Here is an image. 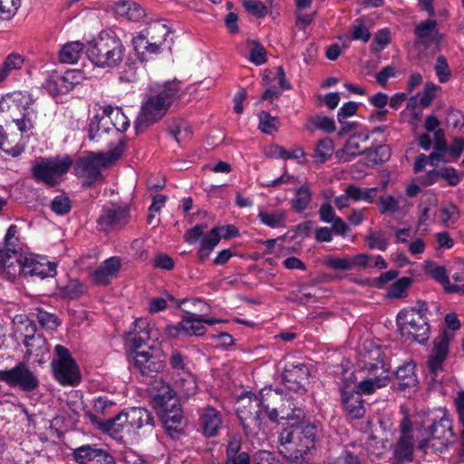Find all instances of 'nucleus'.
<instances>
[{
  "label": "nucleus",
  "mask_w": 464,
  "mask_h": 464,
  "mask_svg": "<svg viewBox=\"0 0 464 464\" xmlns=\"http://www.w3.org/2000/svg\"><path fill=\"white\" fill-rule=\"evenodd\" d=\"M200 424L205 436H216L222 426L221 413L213 407L204 408L200 412Z\"/></svg>",
  "instance_id": "nucleus-28"
},
{
  "label": "nucleus",
  "mask_w": 464,
  "mask_h": 464,
  "mask_svg": "<svg viewBox=\"0 0 464 464\" xmlns=\"http://www.w3.org/2000/svg\"><path fill=\"white\" fill-rule=\"evenodd\" d=\"M366 373L367 377L356 386L360 393L370 395L389 384L390 375L382 367L377 368L374 372H366Z\"/></svg>",
  "instance_id": "nucleus-25"
},
{
  "label": "nucleus",
  "mask_w": 464,
  "mask_h": 464,
  "mask_svg": "<svg viewBox=\"0 0 464 464\" xmlns=\"http://www.w3.org/2000/svg\"><path fill=\"white\" fill-rule=\"evenodd\" d=\"M151 338H156L153 335L152 329L150 328L146 319L140 318L133 323L132 331L128 335V342L137 350Z\"/></svg>",
  "instance_id": "nucleus-30"
},
{
  "label": "nucleus",
  "mask_w": 464,
  "mask_h": 464,
  "mask_svg": "<svg viewBox=\"0 0 464 464\" xmlns=\"http://www.w3.org/2000/svg\"><path fill=\"white\" fill-rule=\"evenodd\" d=\"M169 363L171 369L179 375L189 372L188 358L178 350L172 351Z\"/></svg>",
  "instance_id": "nucleus-52"
},
{
  "label": "nucleus",
  "mask_w": 464,
  "mask_h": 464,
  "mask_svg": "<svg viewBox=\"0 0 464 464\" xmlns=\"http://www.w3.org/2000/svg\"><path fill=\"white\" fill-rule=\"evenodd\" d=\"M169 132L177 142H181L189 137L191 129L188 122L180 121L170 127Z\"/></svg>",
  "instance_id": "nucleus-58"
},
{
  "label": "nucleus",
  "mask_w": 464,
  "mask_h": 464,
  "mask_svg": "<svg viewBox=\"0 0 464 464\" xmlns=\"http://www.w3.org/2000/svg\"><path fill=\"white\" fill-rule=\"evenodd\" d=\"M35 317L39 324L44 328L53 330L58 326L57 318L50 313L40 310L35 314Z\"/></svg>",
  "instance_id": "nucleus-63"
},
{
  "label": "nucleus",
  "mask_w": 464,
  "mask_h": 464,
  "mask_svg": "<svg viewBox=\"0 0 464 464\" xmlns=\"http://www.w3.org/2000/svg\"><path fill=\"white\" fill-rule=\"evenodd\" d=\"M21 0H0V19L9 20L17 12Z\"/></svg>",
  "instance_id": "nucleus-56"
},
{
  "label": "nucleus",
  "mask_w": 464,
  "mask_h": 464,
  "mask_svg": "<svg viewBox=\"0 0 464 464\" xmlns=\"http://www.w3.org/2000/svg\"><path fill=\"white\" fill-rule=\"evenodd\" d=\"M318 422L299 423L282 430L278 436V450L286 459L302 462L307 452L314 449L321 437Z\"/></svg>",
  "instance_id": "nucleus-4"
},
{
  "label": "nucleus",
  "mask_w": 464,
  "mask_h": 464,
  "mask_svg": "<svg viewBox=\"0 0 464 464\" xmlns=\"http://www.w3.org/2000/svg\"><path fill=\"white\" fill-rule=\"evenodd\" d=\"M85 293L84 285L77 279L69 280L59 287V295L66 299H77Z\"/></svg>",
  "instance_id": "nucleus-46"
},
{
  "label": "nucleus",
  "mask_w": 464,
  "mask_h": 464,
  "mask_svg": "<svg viewBox=\"0 0 464 464\" xmlns=\"http://www.w3.org/2000/svg\"><path fill=\"white\" fill-rule=\"evenodd\" d=\"M176 384L180 392L186 397L193 395L197 392V382L190 372L183 373L182 377L176 382Z\"/></svg>",
  "instance_id": "nucleus-51"
},
{
  "label": "nucleus",
  "mask_w": 464,
  "mask_h": 464,
  "mask_svg": "<svg viewBox=\"0 0 464 464\" xmlns=\"http://www.w3.org/2000/svg\"><path fill=\"white\" fill-rule=\"evenodd\" d=\"M401 436L393 446V464H403L413 460L414 441L417 440V429L407 418L400 425Z\"/></svg>",
  "instance_id": "nucleus-13"
},
{
  "label": "nucleus",
  "mask_w": 464,
  "mask_h": 464,
  "mask_svg": "<svg viewBox=\"0 0 464 464\" xmlns=\"http://www.w3.org/2000/svg\"><path fill=\"white\" fill-rule=\"evenodd\" d=\"M51 208L58 215H64L72 208L71 200L65 195H58L53 199Z\"/></svg>",
  "instance_id": "nucleus-61"
},
{
  "label": "nucleus",
  "mask_w": 464,
  "mask_h": 464,
  "mask_svg": "<svg viewBox=\"0 0 464 464\" xmlns=\"http://www.w3.org/2000/svg\"><path fill=\"white\" fill-rule=\"evenodd\" d=\"M412 284V279L411 277H401L395 281L392 286L390 287L387 296L391 299H397L405 297L407 295V290Z\"/></svg>",
  "instance_id": "nucleus-50"
},
{
  "label": "nucleus",
  "mask_w": 464,
  "mask_h": 464,
  "mask_svg": "<svg viewBox=\"0 0 464 464\" xmlns=\"http://www.w3.org/2000/svg\"><path fill=\"white\" fill-rule=\"evenodd\" d=\"M414 369L415 365L411 362L398 367L395 374L401 387L408 388L417 385V377Z\"/></svg>",
  "instance_id": "nucleus-42"
},
{
  "label": "nucleus",
  "mask_w": 464,
  "mask_h": 464,
  "mask_svg": "<svg viewBox=\"0 0 464 464\" xmlns=\"http://www.w3.org/2000/svg\"><path fill=\"white\" fill-rule=\"evenodd\" d=\"M106 166L102 154H95L90 157L80 159L74 166V170L84 182L91 185L101 176V167Z\"/></svg>",
  "instance_id": "nucleus-20"
},
{
  "label": "nucleus",
  "mask_w": 464,
  "mask_h": 464,
  "mask_svg": "<svg viewBox=\"0 0 464 464\" xmlns=\"http://www.w3.org/2000/svg\"><path fill=\"white\" fill-rule=\"evenodd\" d=\"M34 100L27 92H14L0 101V121L5 124L14 122L22 133L32 131L38 119V111L34 107ZM0 150L8 155L17 157L21 155L24 148L20 145H12L0 125Z\"/></svg>",
  "instance_id": "nucleus-1"
},
{
  "label": "nucleus",
  "mask_w": 464,
  "mask_h": 464,
  "mask_svg": "<svg viewBox=\"0 0 464 464\" xmlns=\"http://www.w3.org/2000/svg\"><path fill=\"white\" fill-rule=\"evenodd\" d=\"M24 63V58L16 53H10L0 65V84L11 74L19 71Z\"/></svg>",
  "instance_id": "nucleus-39"
},
{
  "label": "nucleus",
  "mask_w": 464,
  "mask_h": 464,
  "mask_svg": "<svg viewBox=\"0 0 464 464\" xmlns=\"http://www.w3.org/2000/svg\"><path fill=\"white\" fill-rule=\"evenodd\" d=\"M304 128L311 132L314 130H320L326 133H333L336 129L334 121L330 117L323 115L311 117Z\"/></svg>",
  "instance_id": "nucleus-43"
},
{
  "label": "nucleus",
  "mask_w": 464,
  "mask_h": 464,
  "mask_svg": "<svg viewBox=\"0 0 464 464\" xmlns=\"http://www.w3.org/2000/svg\"><path fill=\"white\" fill-rule=\"evenodd\" d=\"M83 51V44L75 41L64 44L60 53L59 60L63 63H75L78 62Z\"/></svg>",
  "instance_id": "nucleus-41"
},
{
  "label": "nucleus",
  "mask_w": 464,
  "mask_h": 464,
  "mask_svg": "<svg viewBox=\"0 0 464 464\" xmlns=\"http://www.w3.org/2000/svg\"><path fill=\"white\" fill-rule=\"evenodd\" d=\"M114 12L119 16L133 22L140 21L145 16V10L131 1H118L114 5Z\"/></svg>",
  "instance_id": "nucleus-35"
},
{
  "label": "nucleus",
  "mask_w": 464,
  "mask_h": 464,
  "mask_svg": "<svg viewBox=\"0 0 464 464\" xmlns=\"http://www.w3.org/2000/svg\"><path fill=\"white\" fill-rule=\"evenodd\" d=\"M440 217L445 226L454 225L459 218V208L453 204L446 205L440 209Z\"/></svg>",
  "instance_id": "nucleus-55"
},
{
  "label": "nucleus",
  "mask_w": 464,
  "mask_h": 464,
  "mask_svg": "<svg viewBox=\"0 0 464 464\" xmlns=\"http://www.w3.org/2000/svg\"><path fill=\"white\" fill-rule=\"evenodd\" d=\"M258 129L266 134H274L278 130L279 119L271 116L268 112L262 111L258 114Z\"/></svg>",
  "instance_id": "nucleus-48"
},
{
  "label": "nucleus",
  "mask_w": 464,
  "mask_h": 464,
  "mask_svg": "<svg viewBox=\"0 0 464 464\" xmlns=\"http://www.w3.org/2000/svg\"><path fill=\"white\" fill-rule=\"evenodd\" d=\"M243 5L249 14L258 18L265 17L268 13L266 5L260 1L244 0Z\"/></svg>",
  "instance_id": "nucleus-59"
},
{
  "label": "nucleus",
  "mask_w": 464,
  "mask_h": 464,
  "mask_svg": "<svg viewBox=\"0 0 464 464\" xmlns=\"http://www.w3.org/2000/svg\"><path fill=\"white\" fill-rule=\"evenodd\" d=\"M342 401L345 411L353 419L363 417L365 409L363 401L360 394L353 393L345 390L342 391Z\"/></svg>",
  "instance_id": "nucleus-33"
},
{
  "label": "nucleus",
  "mask_w": 464,
  "mask_h": 464,
  "mask_svg": "<svg viewBox=\"0 0 464 464\" xmlns=\"http://www.w3.org/2000/svg\"><path fill=\"white\" fill-rule=\"evenodd\" d=\"M334 142L329 138L320 140L314 150V157L317 163H324L334 153Z\"/></svg>",
  "instance_id": "nucleus-47"
},
{
  "label": "nucleus",
  "mask_w": 464,
  "mask_h": 464,
  "mask_svg": "<svg viewBox=\"0 0 464 464\" xmlns=\"http://www.w3.org/2000/svg\"><path fill=\"white\" fill-rule=\"evenodd\" d=\"M17 227L11 225L5 237V247L0 249V270L4 271L10 279L22 272L24 255L19 252Z\"/></svg>",
  "instance_id": "nucleus-10"
},
{
  "label": "nucleus",
  "mask_w": 464,
  "mask_h": 464,
  "mask_svg": "<svg viewBox=\"0 0 464 464\" xmlns=\"http://www.w3.org/2000/svg\"><path fill=\"white\" fill-rule=\"evenodd\" d=\"M450 338V334L444 331L434 340L433 349L428 360L429 369L433 373H437L442 369L443 362L449 353Z\"/></svg>",
  "instance_id": "nucleus-23"
},
{
  "label": "nucleus",
  "mask_w": 464,
  "mask_h": 464,
  "mask_svg": "<svg viewBox=\"0 0 464 464\" xmlns=\"http://www.w3.org/2000/svg\"><path fill=\"white\" fill-rule=\"evenodd\" d=\"M132 362L134 368L146 376H154L165 368L160 352L152 346L146 351H133Z\"/></svg>",
  "instance_id": "nucleus-15"
},
{
  "label": "nucleus",
  "mask_w": 464,
  "mask_h": 464,
  "mask_svg": "<svg viewBox=\"0 0 464 464\" xmlns=\"http://www.w3.org/2000/svg\"><path fill=\"white\" fill-rule=\"evenodd\" d=\"M277 399H280L279 392L271 388L262 389L258 395L248 392L238 399L237 414L246 437L253 442L255 440L260 441L265 439L264 416H268L271 406Z\"/></svg>",
  "instance_id": "nucleus-2"
},
{
  "label": "nucleus",
  "mask_w": 464,
  "mask_h": 464,
  "mask_svg": "<svg viewBox=\"0 0 464 464\" xmlns=\"http://www.w3.org/2000/svg\"><path fill=\"white\" fill-rule=\"evenodd\" d=\"M391 151L387 145H379L374 149H367L366 159L371 165H378L390 159Z\"/></svg>",
  "instance_id": "nucleus-49"
},
{
  "label": "nucleus",
  "mask_w": 464,
  "mask_h": 464,
  "mask_svg": "<svg viewBox=\"0 0 464 464\" xmlns=\"http://www.w3.org/2000/svg\"><path fill=\"white\" fill-rule=\"evenodd\" d=\"M154 33H160L163 38L169 34V29L165 24L160 22H156L151 24L147 31V34L150 36L151 42L149 41L145 53L156 54L160 52L163 43L161 40L157 39V37L153 34Z\"/></svg>",
  "instance_id": "nucleus-38"
},
{
  "label": "nucleus",
  "mask_w": 464,
  "mask_h": 464,
  "mask_svg": "<svg viewBox=\"0 0 464 464\" xmlns=\"http://www.w3.org/2000/svg\"><path fill=\"white\" fill-rule=\"evenodd\" d=\"M377 191V188H362L355 185H349L345 189V192L351 199L354 201H364L367 203L373 202Z\"/></svg>",
  "instance_id": "nucleus-45"
},
{
  "label": "nucleus",
  "mask_w": 464,
  "mask_h": 464,
  "mask_svg": "<svg viewBox=\"0 0 464 464\" xmlns=\"http://www.w3.org/2000/svg\"><path fill=\"white\" fill-rule=\"evenodd\" d=\"M310 375L307 364L300 362H288L285 363L283 371V382L285 387L297 393L304 392V382Z\"/></svg>",
  "instance_id": "nucleus-16"
},
{
  "label": "nucleus",
  "mask_w": 464,
  "mask_h": 464,
  "mask_svg": "<svg viewBox=\"0 0 464 464\" xmlns=\"http://www.w3.org/2000/svg\"><path fill=\"white\" fill-rule=\"evenodd\" d=\"M44 88L53 96L67 93V88L64 86L61 75H52L47 78L44 83Z\"/></svg>",
  "instance_id": "nucleus-53"
},
{
  "label": "nucleus",
  "mask_w": 464,
  "mask_h": 464,
  "mask_svg": "<svg viewBox=\"0 0 464 464\" xmlns=\"http://www.w3.org/2000/svg\"><path fill=\"white\" fill-rule=\"evenodd\" d=\"M72 166L69 156L42 159L32 167V176L37 182L49 187L59 184Z\"/></svg>",
  "instance_id": "nucleus-9"
},
{
  "label": "nucleus",
  "mask_w": 464,
  "mask_h": 464,
  "mask_svg": "<svg viewBox=\"0 0 464 464\" xmlns=\"http://www.w3.org/2000/svg\"><path fill=\"white\" fill-rule=\"evenodd\" d=\"M0 380L24 392H32L39 385L38 378L24 362L10 370L0 371Z\"/></svg>",
  "instance_id": "nucleus-14"
},
{
  "label": "nucleus",
  "mask_w": 464,
  "mask_h": 464,
  "mask_svg": "<svg viewBox=\"0 0 464 464\" xmlns=\"http://www.w3.org/2000/svg\"><path fill=\"white\" fill-rule=\"evenodd\" d=\"M279 392L280 399L275 401V404L271 406L268 411V418L276 421L278 417L285 420L300 419L303 417V410L295 401L292 396L283 395L282 392L276 389Z\"/></svg>",
  "instance_id": "nucleus-19"
},
{
  "label": "nucleus",
  "mask_w": 464,
  "mask_h": 464,
  "mask_svg": "<svg viewBox=\"0 0 464 464\" xmlns=\"http://www.w3.org/2000/svg\"><path fill=\"white\" fill-rule=\"evenodd\" d=\"M428 305L419 302L418 307L401 310L397 315V324L402 336L424 344L430 338V324L427 318Z\"/></svg>",
  "instance_id": "nucleus-8"
},
{
  "label": "nucleus",
  "mask_w": 464,
  "mask_h": 464,
  "mask_svg": "<svg viewBox=\"0 0 464 464\" xmlns=\"http://www.w3.org/2000/svg\"><path fill=\"white\" fill-rule=\"evenodd\" d=\"M435 72L440 82H447L451 75L447 59L444 56H439L435 64Z\"/></svg>",
  "instance_id": "nucleus-62"
},
{
  "label": "nucleus",
  "mask_w": 464,
  "mask_h": 464,
  "mask_svg": "<svg viewBox=\"0 0 464 464\" xmlns=\"http://www.w3.org/2000/svg\"><path fill=\"white\" fill-rule=\"evenodd\" d=\"M128 418L129 427L133 434L139 430L145 429L144 432H151L154 428V419L150 412L144 408H130L124 411Z\"/></svg>",
  "instance_id": "nucleus-24"
},
{
  "label": "nucleus",
  "mask_w": 464,
  "mask_h": 464,
  "mask_svg": "<svg viewBox=\"0 0 464 464\" xmlns=\"http://www.w3.org/2000/svg\"><path fill=\"white\" fill-rule=\"evenodd\" d=\"M130 220V208L128 205L111 203L102 208L97 219L101 231L111 232L121 230Z\"/></svg>",
  "instance_id": "nucleus-12"
},
{
  "label": "nucleus",
  "mask_w": 464,
  "mask_h": 464,
  "mask_svg": "<svg viewBox=\"0 0 464 464\" xmlns=\"http://www.w3.org/2000/svg\"><path fill=\"white\" fill-rule=\"evenodd\" d=\"M93 423H97L102 430L108 432L111 436L117 440H122L124 437L133 435L132 430L129 427L128 418L123 411L119 413L115 418L102 423L99 419L93 415L91 416Z\"/></svg>",
  "instance_id": "nucleus-21"
},
{
  "label": "nucleus",
  "mask_w": 464,
  "mask_h": 464,
  "mask_svg": "<svg viewBox=\"0 0 464 464\" xmlns=\"http://www.w3.org/2000/svg\"><path fill=\"white\" fill-rule=\"evenodd\" d=\"M25 334L24 344L27 349L28 355L40 356L44 355L47 351L46 340L40 334H35V327L32 322L25 323Z\"/></svg>",
  "instance_id": "nucleus-27"
},
{
  "label": "nucleus",
  "mask_w": 464,
  "mask_h": 464,
  "mask_svg": "<svg viewBox=\"0 0 464 464\" xmlns=\"http://www.w3.org/2000/svg\"><path fill=\"white\" fill-rule=\"evenodd\" d=\"M366 242L371 249L385 251L388 246V240L381 231L371 232L366 237Z\"/></svg>",
  "instance_id": "nucleus-57"
},
{
  "label": "nucleus",
  "mask_w": 464,
  "mask_h": 464,
  "mask_svg": "<svg viewBox=\"0 0 464 464\" xmlns=\"http://www.w3.org/2000/svg\"><path fill=\"white\" fill-rule=\"evenodd\" d=\"M121 266V259L118 256L109 257L91 274V280L97 285H107L117 277Z\"/></svg>",
  "instance_id": "nucleus-22"
},
{
  "label": "nucleus",
  "mask_w": 464,
  "mask_h": 464,
  "mask_svg": "<svg viewBox=\"0 0 464 464\" xmlns=\"http://www.w3.org/2000/svg\"><path fill=\"white\" fill-rule=\"evenodd\" d=\"M99 111L109 113L111 125L114 128L115 131L124 132L130 127V121L121 108L111 105H100Z\"/></svg>",
  "instance_id": "nucleus-37"
},
{
  "label": "nucleus",
  "mask_w": 464,
  "mask_h": 464,
  "mask_svg": "<svg viewBox=\"0 0 464 464\" xmlns=\"http://www.w3.org/2000/svg\"><path fill=\"white\" fill-rule=\"evenodd\" d=\"M437 22L435 20H425L420 23L414 29V34L418 42L426 46L438 44L441 36L437 30Z\"/></svg>",
  "instance_id": "nucleus-29"
},
{
  "label": "nucleus",
  "mask_w": 464,
  "mask_h": 464,
  "mask_svg": "<svg viewBox=\"0 0 464 464\" xmlns=\"http://www.w3.org/2000/svg\"><path fill=\"white\" fill-rule=\"evenodd\" d=\"M351 34L353 40H360L364 43L368 42L371 38L370 30L360 19L354 21L351 27Z\"/></svg>",
  "instance_id": "nucleus-60"
},
{
  "label": "nucleus",
  "mask_w": 464,
  "mask_h": 464,
  "mask_svg": "<svg viewBox=\"0 0 464 464\" xmlns=\"http://www.w3.org/2000/svg\"><path fill=\"white\" fill-rule=\"evenodd\" d=\"M369 136L367 134L359 133L351 136L342 150H337L336 156L343 161L347 162L352 160L356 156L362 153L366 154L367 142Z\"/></svg>",
  "instance_id": "nucleus-26"
},
{
  "label": "nucleus",
  "mask_w": 464,
  "mask_h": 464,
  "mask_svg": "<svg viewBox=\"0 0 464 464\" xmlns=\"http://www.w3.org/2000/svg\"><path fill=\"white\" fill-rule=\"evenodd\" d=\"M266 51L259 43L252 41L249 43V61L256 65H262L266 63Z\"/></svg>",
  "instance_id": "nucleus-54"
},
{
  "label": "nucleus",
  "mask_w": 464,
  "mask_h": 464,
  "mask_svg": "<svg viewBox=\"0 0 464 464\" xmlns=\"http://www.w3.org/2000/svg\"><path fill=\"white\" fill-rule=\"evenodd\" d=\"M225 464H251L249 454L241 451V439L238 436H231L226 450Z\"/></svg>",
  "instance_id": "nucleus-31"
},
{
  "label": "nucleus",
  "mask_w": 464,
  "mask_h": 464,
  "mask_svg": "<svg viewBox=\"0 0 464 464\" xmlns=\"http://www.w3.org/2000/svg\"><path fill=\"white\" fill-rule=\"evenodd\" d=\"M181 331L187 336H201L206 333L203 316L196 314H191L184 317L179 322Z\"/></svg>",
  "instance_id": "nucleus-36"
},
{
  "label": "nucleus",
  "mask_w": 464,
  "mask_h": 464,
  "mask_svg": "<svg viewBox=\"0 0 464 464\" xmlns=\"http://www.w3.org/2000/svg\"><path fill=\"white\" fill-rule=\"evenodd\" d=\"M72 456L77 464H114V458L94 444H85L74 449Z\"/></svg>",
  "instance_id": "nucleus-18"
},
{
  "label": "nucleus",
  "mask_w": 464,
  "mask_h": 464,
  "mask_svg": "<svg viewBox=\"0 0 464 464\" xmlns=\"http://www.w3.org/2000/svg\"><path fill=\"white\" fill-rule=\"evenodd\" d=\"M56 264L44 256L33 254L24 255L21 274L24 276H37L41 279L53 277L56 275Z\"/></svg>",
  "instance_id": "nucleus-17"
},
{
  "label": "nucleus",
  "mask_w": 464,
  "mask_h": 464,
  "mask_svg": "<svg viewBox=\"0 0 464 464\" xmlns=\"http://www.w3.org/2000/svg\"><path fill=\"white\" fill-rule=\"evenodd\" d=\"M417 449L424 453H443L456 440L451 420L442 417L422 430L417 429Z\"/></svg>",
  "instance_id": "nucleus-7"
},
{
  "label": "nucleus",
  "mask_w": 464,
  "mask_h": 464,
  "mask_svg": "<svg viewBox=\"0 0 464 464\" xmlns=\"http://www.w3.org/2000/svg\"><path fill=\"white\" fill-rule=\"evenodd\" d=\"M179 92V83L177 82L151 84L135 121L136 129L147 128L160 121L178 99Z\"/></svg>",
  "instance_id": "nucleus-3"
},
{
  "label": "nucleus",
  "mask_w": 464,
  "mask_h": 464,
  "mask_svg": "<svg viewBox=\"0 0 464 464\" xmlns=\"http://www.w3.org/2000/svg\"><path fill=\"white\" fill-rule=\"evenodd\" d=\"M380 212L395 213L399 210V201L393 196L381 197L379 199Z\"/></svg>",
  "instance_id": "nucleus-64"
},
{
  "label": "nucleus",
  "mask_w": 464,
  "mask_h": 464,
  "mask_svg": "<svg viewBox=\"0 0 464 464\" xmlns=\"http://www.w3.org/2000/svg\"><path fill=\"white\" fill-rule=\"evenodd\" d=\"M221 235L218 227L212 228L208 235H206L201 243L200 247L198 251V255L200 260L204 261L207 259L216 246L219 243Z\"/></svg>",
  "instance_id": "nucleus-40"
},
{
  "label": "nucleus",
  "mask_w": 464,
  "mask_h": 464,
  "mask_svg": "<svg viewBox=\"0 0 464 464\" xmlns=\"http://www.w3.org/2000/svg\"><path fill=\"white\" fill-rule=\"evenodd\" d=\"M153 408L160 416L166 430L170 436L179 432L183 420L181 406L176 398V392L169 383L161 379L155 380L150 387Z\"/></svg>",
  "instance_id": "nucleus-5"
},
{
  "label": "nucleus",
  "mask_w": 464,
  "mask_h": 464,
  "mask_svg": "<svg viewBox=\"0 0 464 464\" xmlns=\"http://www.w3.org/2000/svg\"><path fill=\"white\" fill-rule=\"evenodd\" d=\"M56 359L52 362L56 381L64 386H76L81 381V373L69 350L63 345L54 347Z\"/></svg>",
  "instance_id": "nucleus-11"
},
{
  "label": "nucleus",
  "mask_w": 464,
  "mask_h": 464,
  "mask_svg": "<svg viewBox=\"0 0 464 464\" xmlns=\"http://www.w3.org/2000/svg\"><path fill=\"white\" fill-rule=\"evenodd\" d=\"M257 218L263 225L270 228H285L286 227L287 213L281 208L272 211L260 208Z\"/></svg>",
  "instance_id": "nucleus-32"
},
{
  "label": "nucleus",
  "mask_w": 464,
  "mask_h": 464,
  "mask_svg": "<svg viewBox=\"0 0 464 464\" xmlns=\"http://www.w3.org/2000/svg\"><path fill=\"white\" fill-rule=\"evenodd\" d=\"M311 198V189L307 186H302L296 189L294 198L291 199V208L295 212H302L308 208Z\"/></svg>",
  "instance_id": "nucleus-44"
},
{
  "label": "nucleus",
  "mask_w": 464,
  "mask_h": 464,
  "mask_svg": "<svg viewBox=\"0 0 464 464\" xmlns=\"http://www.w3.org/2000/svg\"><path fill=\"white\" fill-rule=\"evenodd\" d=\"M363 371L375 372L377 368L382 367L390 375V367L384 362V354L380 348L374 347L362 354Z\"/></svg>",
  "instance_id": "nucleus-34"
},
{
  "label": "nucleus",
  "mask_w": 464,
  "mask_h": 464,
  "mask_svg": "<svg viewBox=\"0 0 464 464\" xmlns=\"http://www.w3.org/2000/svg\"><path fill=\"white\" fill-rule=\"evenodd\" d=\"M86 54L97 67L115 68L123 61L125 47L114 31L103 30L87 44Z\"/></svg>",
  "instance_id": "nucleus-6"
}]
</instances>
